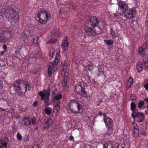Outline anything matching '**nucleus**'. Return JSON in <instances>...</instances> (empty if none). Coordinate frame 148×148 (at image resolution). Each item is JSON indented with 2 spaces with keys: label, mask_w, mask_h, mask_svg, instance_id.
I'll return each mask as SVG.
<instances>
[{
  "label": "nucleus",
  "mask_w": 148,
  "mask_h": 148,
  "mask_svg": "<svg viewBox=\"0 0 148 148\" xmlns=\"http://www.w3.org/2000/svg\"><path fill=\"white\" fill-rule=\"evenodd\" d=\"M99 21L97 18L94 16L90 17V20L86 21V26L85 28L86 31L90 34L95 33L94 27L98 25Z\"/></svg>",
  "instance_id": "1"
},
{
  "label": "nucleus",
  "mask_w": 148,
  "mask_h": 148,
  "mask_svg": "<svg viewBox=\"0 0 148 148\" xmlns=\"http://www.w3.org/2000/svg\"><path fill=\"white\" fill-rule=\"evenodd\" d=\"M16 82V83L18 85H14V88L16 91L17 93L23 94L26 91L29 90L31 89V87L28 84L25 82Z\"/></svg>",
  "instance_id": "2"
},
{
  "label": "nucleus",
  "mask_w": 148,
  "mask_h": 148,
  "mask_svg": "<svg viewBox=\"0 0 148 148\" xmlns=\"http://www.w3.org/2000/svg\"><path fill=\"white\" fill-rule=\"evenodd\" d=\"M39 22L42 24H45L51 18V14L49 12L42 10L38 12L37 15Z\"/></svg>",
  "instance_id": "3"
},
{
  "label": "nucleus",
  "mask_w": 148,
  "mask_h": 148,
  "mask_svg": "<svg viewBox=\"0 0 148 148\" xmlns=\"http://www.w3.org/2000/svg\"><path fill=\"white\" fill-rule=\"evenodd\" d=\"M68 106L69 110L73 113L78 114L80 112L82 106L80 104L74 100H71L68 103Z\"/></svg>",
  "instance_id": "4"
},
{
  "label": "nucleus",
  "mask_w": 148,
  "mask_h": 148,
  "mask_svg": "<svg viewBox=\"0 0 148 148\" xmlns=\"http://www.w3.org/2000/svg\"><path fill=\"white\" fill-rule=\"evenodd\" d=\"M143 60L144 65L141 62H138L137 63L136 68L139 72H141L143 68V66L146 69H148V57L145 56L143 57Z\"/></svg>",
  "instance_id": "5"
},
{
  "label": "nucleus",
  "mask_w": 148,
  "mask_h": 148,
  "mask_svg": "<svg viewBox=\"0 0 148 148\" xmlns=\"http://www.w3.org/2000/svg\"><path fill=\"white\" fill-rule=\"evenodd\" d=\"M50 95V89L49 87L47 90L43 89L40 92L39 95L41 97L42 99H44L45 104L49 102V98Z\"/></svg>",
  "instance_id": "6"
},
{
  "label": "nucleus",
  "mask_w": 148,
  "mask_h": 148,
  "mask_svg": "<svg viewBox=\"0 0 148 148\" xmlns=\"http://www.w3.org/2000/svg\"><path fill=\"white\" fill-rule=\"evenodd\" d=\"M62 74L63 78V81L62 83V85L64 87L66 86L67 82L69 80V69L65 66H64L62 68Z\"/></svg>",
  "instance_id": "7"
},
{
  "label": "nucleus",
  "mask_w": 148,
  "mask_h": 148,
  "mask_svg": "<svg viewBox=\"0 0 148 148\" xmlns=\"http://www.w3.org/2000/svg\"><path fill=\"white\" fill-rule=\"evenodd\" d=\"M104 121L105 125L108 129V131L106 133V134L109 135L112 133L113 130L112 128L113 126V121L109 117L104 118L103 119Z\"/></svg>",
  "instance_id": "8"
},
{
  "label": "nucleus",
  "mask_w": 148,
  "mask_h": 148,
  "mask_svg": "<svg viewBox=\"0 0 148 148\" xmlns=\"http://www.w3.org/2000/svg\"><path fill=\"white\" fill-rule=\"evenodd\" d=\"M84 87V83L82 82L78 83L75 86V90L77 93L83 95L84 97H85L86 94Z\"/></svg>",
  "instance_id": "9"
},
{
  "label": "nucleus",
  "mask_w": 148,
  "mask_h": 148,
  "mask_svg": "<svg viewBox=\"0 0 148 148\" xmlns=\"http://www.w3.org/2000/svg\"><path fill=\"white\" fill-rule=\"evenodd\" d=\"M117 4L119 6V8L117 11V13L121 15L123 14L124 11L127 9V5L124 2L121 1H118Z\"/></svg>",
  "instance_id": "10"
},
{
  "label": "nucleus",
  "mask_w": 148,
  "mask_h": 148,
  "mask_svg": "<svg viewBox=\"0 0 148 148\" xmlns=\"http://www.w3.org/2000/svg\"><path fill=\"white\" fill-rule=\"evenodd\" d=\"M19 19L18 15L16 14L14 12H12V14H10L9 21L12 25H15L17 24L19 21Z\"/></svg>",
  "instance_id": "11"
},
{
  "label": "nucleus",
  "mask_w": 148,
  "mask_h": 148,
  "mask_svg": "<svg viewBox=\"0 0 148 148\" xmlns=\"http://www.w3.org/2000/svg\"><path fill=\"white\" fill-rule=\"evenodd\" d=\"M12 36L11 34L8 32H3L0 33V40L5 42L9 40Z\"/></svg>",
  "instance_id": "12"
},
{
  "label": "nucleus",
  "mask_w": 148,
  "mask_h": 148,
  "mask_svg": "<svg viewBox=\"0 0 148 148\" xmlns=\"http://www.w3.org/2000/svg\"><path fill=\"white\" fill-rule=\"evenodd\" d=\"M136 13L135 8H132L127 10L125 14L127 18L132 19L136 16Z\"/></svg>",
  "instance_id": "13"
},
{
  "label": "nucleus",
  "mask_w": 148,
  "mask_h": 148,
  "mask_svg": "<svg viewBox=\"0 0 148 148\" xmlns=\"http://www.w3.org/2000/svg\"><path fill=\"white\" fill-rule=\"evenodd\" d=\"M122 144H118L115 142H109L108 143L103 144V148H118L122 146Z\"/></svg>",
  "instance_id": "14"
},
{
  "label": "nucleus",
  "mask_w": 148,
  "mask_h": 148,
  "mask_svg": "<svg viewBox=\"0 0 148 148\" xmlns=\"http://www.w3.org/2000/svg\"><path fill=\"white\" fill-rule=\"evenodd\" d=\"M56 70V68L54 67L53 63L51 62H50L48 70V75L49 77H51L52 73L55 74Z\"/></svg>",
  "instance_id": "15"
},
{
  "label": "nucleus",
  "mask_w": 148,
  "mask_h": 148,
  "mask_svg": "<svg viewBox=\"0 0 148 148\" xmlns=\"http://www.w3.org/2000/svg\"><path fill=\"white\" fill-rule=\"evenodd\" d=\"M61 46L64 51H65L67 50L69 46V44L67 37H65L62 40L61 44Z\"/></svg>",
  "instance_id": "16"
},
{
  "label": "nucleus",
  "mask_w": 148,
  "mask_h": 148,
  "mask_svg": "<svg viewBox=\"0 0 148 148\" xmlns=\"http://www.w3.org/2000/svg\"><path fill=\"white\" fill-rule=\"evenodd\" d=\"M8 141V138L7 137H5L0 139V148H4L3 147H6Z\"/></svg>",
  "instance_id": "17"
},
{
  "label": "nucleus",
  "mask_w": 148,
  "mask_h": 148,
  "mask_svg": "<svg viewBox=\"0 0 148 148\" xmlns=\"http://www.w3.org/2000/svg\"><path fill=\"white\" fill-rule=\"evenodd\" d=\"M135 113L134 114V115H132V116L134 118L136 117H138L140 118V120L138 121L139 123H142L143 121L144 120V114L143 113L141 112H135Z\"/></svg>",
  "instance_id": "18"
},
{
  "label": "nucleus",
  "mask_w": 148,
  "mask_h": 148,
  "mask_svg": "<svg viewBox=\"0 0 148 148\" xmlns=\"http://www.w3.org/2000/svg\"><path fill=\"white\" fill-rule=\"evenodd\" d=\"M53 120L51 118L49 119L43 125V129H48L51 125Z\"/></svg>",
  "instance_id": "19"
},
{
  "label": "nucleus",
  "mask_w": 148,
  "mask_h": 148,
  "mask_svg": "<svg viewBox=\"0 0 148 148\" xmlns=\"http://www.w3.org/2000/svg\"><path fill=\"white\" fill-rule=\"evenodd\" d=\"M133 129H134V134L135 137H137L139 136V131L138 130V127L136 123H132Z\"/></svg>",
  "instance_id": "20"
},
{
  "label": "nucleus",
  "mask_w": 148,
  "mask_h": 148,
  "mask_svg": "<svg viewBox=\"0 0 148 148\" xmlns=\"http://www.w3.org/2000/svg\"><path fill=\"white\" fill-rule=\"evenodd\" d=\"M30 33V31L28 30H25L21 36V38L22 40H27L29 38V36Z\"/></svg>",
  "instance_id": "21"
},
{
  "label": "nucleus",
  "mask_w": 148,
  "mask_h": 148,
  "mask_svg": "<svg viewBox=\"0 0 148 148\" xmlns=\"http://www.w3.org/2000/svg\"><path fill=\"white\" fill-rule=\"evenodd\" d=\"M60 103V101H58L56 103H55V107L54 108V112L57 113L58 112L60 109V107L59 106V104Z\"/></svg>",
  "instance_id": "22"
},
{
  "label": "nucleus",
  "mask_w": 148,
  "mask_h": 148,
  "mask_svg": "<svg viewBox=\"0 0 148 148\" xmlns=\"http://www.w3.org/2000/svg\"><path fill=\"white\" fill-rule=\"evenodd\" d=\"M22 124L26 126H28L31 124V121L26 117H25L23 120Z\"/></svg>",
  "instance_id": "23"
},
{
  "label": "nucleus",
  "mask_w": 148,
  "mask_h": 148,
  "mask_svg": "<svg viewBox=\"0 0 148 148\" xmlns=\"http://www.w3.org/2000/svg\"><path fill=\"white\" fill-rule=\"evenodd\" d=\"M133 83V79L132 77H130L129 78L126 84V86L127 88H130Z\"/></svg>",
  "instance_id": "24"
},
{
  "label": "nucleus",
  "mask_w": 148,
  "mask_h": 148,
  "mask_svg": "<svg viewBox=\"0 0 148 148\" xmlns=\"http://www.w3.org/2000/svg\"><path fill=\"white\" fill-rule=\"evenodd\" d=\"M145 50L143 48V47L141 46L138 49V51L140 55L142 56H145Z\"/></svg>",
  "instance_id": "25"
},
{
  "label": "nucleus",
  "mask_w": 148,
  "mask_h": 148,
  "mask_svg": "<svg viewBox=\"0 0 148 148\" xmlns=\"http://www.w3.org/2000/svg\"><path fill=\"white\" fill-rule=\"evenodd\" d=\"M131 110L133 112L132 115H133L135 113L136 114L135 112H136L135 110L136 105L134 102H132L131 103Z\"/></svg>",
  "instance_id": "26"
},
{
  "label": "nucleus",
  "mask_w": 148,
  "mask_h": 148,
  "mask_svg": "<svg viewBox=\"0 0 148 148\" xmlns=\"http://www.w3.org/2000/svg\"><path fill=\"white\" fill-rule=\"evenodd\" d=\"M62 95L59 94L54 97L53 101L56 103L58 101H59V100L61 99L62 98Z\"/></svg>",
  "instance_id": "27"
},
{
  "label": "nucleus",
  "mask_w": 148,
  "mask_h": 148,
  "mask_svg": "<svg viewBox=\"0 0 148 148\" xmlns=\"http://www.w3.org/2000/svg\"><path fill=\"white\" fill-rule=\"evenodd\" d=\"M60 58V56L59 53H57L55 59L54 60V62L56 64H57L59 62Z\"/></svg>",
  "instance_id": "28"
},
{
  "label": "nucleus",
  "mask_w": 148,
  "mask_h": 148,
  "mask_svg": "<svg viewBox=\"0 0 148 148\" xmlns=\"http://www.w3.org/2000/svg\"><path fill=\"white\" fill-rule=\"evenodd\" d=\"M44 111L47 114L49 115L51 113L52 111V109L49 107L46 108L45 109Z\"/></svg>",
  "instance_id": "29"
},
{
  "label": "nucleus",
  "mask_w": 148,
  "mask_h": 148,
  "mask_svg": "<svg viewBox=\"0 0 148 148\" xmlns=\"http://www.w3.org/2000/svg\"><path fill=\"white\" fill-rule=\"evenodd\" d=\"M52 33L56 36H59L60 35V34L59 31L58 29H56L54 30L53 32Z\"/></svg>",
  "instance_id": "30"
},
{
  "label": "nucleus",
  "mask_w": 148,
  "mask_h": 148,
  "mask_svg": "<svg viewBox=\"0 0 148 148\" xmlns=\"http://www.w3.org/2000/svg\"><path fill=\"white\" fill-rule=\"evenodd\" d=\"M104 42L107 45H110L113 44V40L112 39L105 40H104Z\"/></svg>",
  "instance_id": "31"
},
{
  "label": "nucleus",
  "mask_w": 148,
  "mask_h": 148,
  "mask_svg": "<svg viewBox=\"0 0 148 148\" xmlns=\"http://www.w3.org/2000/svg\"><path fill=\"white\" fill-rule=\"evenodd\" d=\"M142 46L145 50L148 49V42L147 41L144 43Z\"/></svg>",
  "instance_id": "32"
},
{
  "label": "nucleus",
  "mask_w": 148,
  "mask_h": 148,
  "mask_svg": "<svg viewBox=\"0 0 148 148\" xmlns=\"http://www.w3.org/2000/svg\"><path fill=\"white\" fill-rule=\"evenodd\" d=\"M110 34L114 38H116L117 37V35L115 33L114 31L111 28L110 31Z\"/></svg>",
  "instance_id": "33"
},
{
  "label": "nucleus",
  "mask_w": 148,
  "mask_h": 148,
  "mask_svg": "<svg viewBox=\"0 0 148 148\" xmlns=\"http://www.w3.org/2000/svg\"><path fill=\"white\" fill-rule=\"evenodd\" d=\"M25 148H38V147L36 143L34 145H32L31 146H27Z\"/></svg>",
  "instance_id": "34"
},
{
  "label": "nucleus",
  "mask_w": 148,
  "mask_h": 148,
  "mask_svg": "<svg viewBox=\"0 0 148 148\" xmlns=\"http://www.w3.org/2000/svg\"><path fill=\"white\" fill-rule=\"evenodd\" d=\"M22 136L19 133H17V139L19 141H21L22 139Z\"/></svg>",
  "instance_id": "35"
},
{
  "label": "nucleus",
  "mask_w": 148,
  "mask_h": 148,
  "mask_svg": "<svg viewBox=\"0 0 148 148\" xmlns=\"http://www.w3.org/2000/svg\"><path fill=\"white\" fill-rule=\"evenodd\" d=\"M99 76L102 75L104 74V69L103 68H99Z\"/></svg>",
  "instance_id": "36"
},
{
  "label": "nucleus",
  "mask_w": 148,
  "mask_h": 148,
  "mask_svg": "<svg viewBox=\"0 0 148 148\" xmlns=\"http://www.w3.org/2000/svg\"><path fill=\"white\" fill-rule=\"evenodd\" d=\"M144 102L143 101H141L139 102L138 104V107L139 108H141L144 105Z\"/></svg>",
  "instance_id": "37"
},
{
  "label": "nucleus",
  "mask_w": 148,
  "mask_h": 148,
  "mask_svg": "<svg viewBox=\"0 0 148 148\" xmlns=\"http://www.w3.org/2000/svg\"><path fill=\"white\" fill-rule=\"evenodd\" d=\"M55 53L54 50L53 49H52L49 55L51 57H53Z\"/></svg>",
  "instance_id": "38"
},
{
  "label": "nucleus",
  "mask_w": 148,
  "mask_h": 148,
  "mask_svg": "<svg viewBox=\"0 0 148 148\" xmlns=\"http://www.w3.org/2000/svg\"><path fill=\"white\" fill-rule=\"evenodd\" d=\"M145 25L146 26V31L147 32L148 31V19L147 18L146 19L145 21Z\"/></svg>",
  "instance_id": "39"
},
{
  "label": "nucleus",
  "mask_w": 148,
  "mask_h": 148,
  "mask_svg": "<svg viewBox=\"0 0 148 148\" xmlns=\"http://www.w3.org/2000/svg\"><path fill=\"white\" fill-rule=\"evenodd\" d=\"M72 7H73L72 5H70L69 4H66V5L65 8H64V9L67 11L68 10L67 9L68 8H71Z\"/></svg>",
  "instance_id": "40"
},
{
  "label": "nucleus",
  "mask_w": 148,
  "mask_h": 148,
  "mask_svg": "<svg viewBox=\"0 0 148 148\" xmlns=\"http://www.w3.org/2000/svg\"><path fill=\"white\" fill-rule=\"evenodd\" d=\"M3 87V83L2 81H0V91H1Z\"/></svg>",
  "instance_id": "41"
},
{
  "label": "nucleus",
  "mask_w": 148,
  "mask_h": 148,
  "mask_svg": "<svg viewBox=\"0 0 148 148\" xmlns=\"http://www.w3.org/2000/svg\"><path fill=\"white\" fill-rule=\"evenodd\" d=\"M37 124L38 126L41 127L42 125V122L40 120H38L37 121Z\"/></svg>",
  "instance_id": "42"
},
{
  "label": "nucleus",
  "mask_w": 148,
  "mask_h": 148,
  "mask_svg": "<svg viewBox=\"0 0 148 148\" xmlns=\"http://www.w3.org/2000/svg\"><path fill=\"white\" fill-rule=\"evenodd\" d=\"M57 41V39H51L50 40V42H51L54 43L55 42Z\"/></svg>",
  "instance_id": "43"
},
{
  "label": "nucleus",
  "mask_w": 148,
  "mask_h": 148,
  "mask_svg": "<svg viewBox=\"0 0 148 148\" xmlns=\"http://www.w3.org/2000/svg\"><path fill=\"white\" fill-rule=\"evenodd\" d=\"M24 139L25 141H27L29 140V137H28V136H25L24 137Z\"/></svg>",
  "instance_id": "44"
},
{
  "label": "nucleus",
  "mask_w": 148,
  "mask_h": 148,
  "mask_svg": "<svg viewBox=\"0 0 148 148\" xmlns=\"http://www.w3.org/2000/svg\"><path fill=\"white\" fill-rule=\"evenodd\" d=\"M38 39V37H36V39L35 38L33 39V42L34 43L35 42H37Z\"/></svg>",
  "instance_id": "45"
},
{
  "label": "nucleus",
  "mask_w": 148,
  "mask_h": 148,
  "mask_svg": "<svg viewBox=\"0 0 148 148\" xmlns=\"http://www.w3.org/2000/svg\"><path fill=\"white\" fill-rule=\"evenodd\" d=\"M36 120L35 119H32V124L34 125V124L36 123Z\"/></svg>",
  "instance_id": "46"
},
{
  "label": "nucleus",
  "mask_w": 148,
  "mask_h": 148,
  "mask_svg": "<svg viewBox=\"0 0 148 148\" xmlns=\"http://www.w3.org/2000/svg\"><path fill=\"white\" fill-rule=\"evenodd\" d=\"M7 48V46L6 45H3V49L5 51H6Z\"/></svg>",
  "instance_id": "47"
},
{
  "label": "nucleus",
  "mask_w": 148,
  "mask_h": 148,
  "mask_svg": "<svg viewBox=\"0 0 148 148\" xmlns=\"http://www.w3.org/2000/svg\"><path fill=\"white\" fill-rule=\"evenodd\" d=\"M144 88L146 89H148V83L145 84L144 86Z\"/></svg>",
  "instance_id": "48"
},
{
  "label": "nucleus",
  "mask_w": 148,
  "mask_h": 148,
  "mask_svg": "<svg viewBox=\"0 0 148 148\" xmlns=\"http://www.w3.org/2000/svg\"><path fill=\"white\" fill-rule=\"evenodd\" d=\"M16 55L17 56V57L19 59L20 58V57L19 56V55H20V53L19 52H17L16 53Z\"/></svg>",
  "instance_id": "49"
},
{
  "label": "nucleus",
  "mask_w": 148,
  "mask_h": 148,
  "mask_svg": "<svg viewBox=\"0 0 148 148\" xmlns=\"http://www.w3.org/2000/svg\"><path fill=\"white\" fill-rule=\"evenodd\" d=\"M37 104V101H34L33 103V105L34 107L36 106Z\"/></svg>",
  "instance_id": "50"
},
{
  "label": "nucleus",
  "mask_w": 148,
  "mask_h": 148,
  "mask_svg": "<svg viewBox=\"0 0 148 148\" xmlns=\"http://www.w3.org/2000/svg\"><path fill=\"white\" fill-rule=\"evenodd\" d=\"M59 2H60V3L62 4H64V1L63 0H59Z\"/></svg>",
  "instance_id": "51"
},
{
  "label": "nucleus",
  "mask_w": 148,
  "mask_h": 148,
  "mask_svg": "<svg viewBox=\"0 0 148 148\" xmlns=\"http://www.w3.org/2000/svg\"><path fill=\"white\" fill-rule=\"evenodd\" d=\"M69 138L70 140H72L73 139V137L72 136H69Z\"/></svg>",
  "instance_id": "52"
},
{
  "label": "nucleus",
  "mask_w": 148,
  "mask_h": 148,
  "mask_svg": "<svg viewBox=\"0 0 148 148\" xmlns=\"http://www.w3.org/2000/svg\"><path fill=\"white\" fill-rule=\"evenodd\" d=\"M81 148H85L86 146L84 145H82L80 146Z\"/></svg>",
  "instance_id": "53"
},
{
  "label": "nucleus",
  "mask_w": 148,
  "mask_h": 148,
  "mask_svg": "<svg viewBox=\"0 0 148 148\" xmlns=\"http://www.w3.org/2000/svg\"><path fill=\"white\" fill-rule=\"evenodd\" d=\"M144 101H146L147 103H148V97L147 98L145 99H144Z\"/></svg>",
  "instance_id": "54"
},
{
  "label": "nucleus",
  "mask_w": 148,
  "mask_h": 148,
  "mask_svg": "<svg viewBox=\"0 0 148 148\" xmlns=\"http://www.w3.org/2000/svg\"><path fill=\"white\" fill-rule=\"evenodd\" d=\"M99 114L100 116H101L102 115V113L101 111H99Z\"/></svg>",
  "instance_id": "55"
},
{
  "label": "nucleus",
  "mask_w": 148,
  "mask_h": 148,
  "mask_svg": "<svg viewBox=\"0 0 148 148\" xmlns=\"http://www.w3.org/2000/svg\"><path fill=\"white\" fill-rule=\"evenodd\" d=\"M6 51H5V50H4V51H2L1 52V55H2Z\"/></svg>",
  "instance_id": "56"
},
{
  "label": "nucleus",
  "mask_w": 148,
  "mask_h": 148,
  "mask_svg": "<svg viewBox=\"0 0 148 148\" xmlns=\"http://www.w3.org/2000/svg\"><path fill=\"white\" fill-rule=\"evenodd\" d=\"M118 14H118V13H117V14H114V15L115 16H118Z\"/></svg>",
  "instance_id": "57"
},
{
  "label": "nucleus",
  "mask_w": 148,
  "mask_h": 148,
  "mask_svg": "<svg viewBox=\"0 0 148 148\" xmlns=\"http://www.w3.org/2000/svg\"><path fill=\"white\" fill-rule=\"evenodd\" d=\"M141 134L143 135H145V132H143V133H141Z\"/></svg>",
  "instance_id": "58"
},
{
  "label": "nucleus",
  "mask_w": 148,
  "mask_h": 148,
  "mask_svg": "<svg viewBox=\"0 0 148 148\" xmlns=\"http://www.w3.org/2000/svg\"><path fill=\"white\" fill-rule=\"evenodd\" d=\"M103 116L104 117H106V114H103Z\"/></svg>",
  "instance_id": "59"
},
{
  "label": "nucleus",
  "mask_w": 148,
  "mask_h": 148,
  "mask_svg": "<svg viewBox=\"0 0 148 148\" xmlns=\"http://www.w3.org/2000/svg\"><path fill=\"white\" fill-rule=\"evenodd\" d=\"M103 102V101L102 100H101L99 102V103H102Z\"/></svg>",
  "instance_id": "60"
},
{
  "label": "nucleus",
  "mask_w": 148,
  "mask_h": 148,
  "mask_svg": "<svg viewBox=\"0 0 148 148\" xmlns=\"http://www.w3.org/2000/svg\"><path fill=\"white\" fill-rule=\"evenodd\" d=\"M1 13H3V14H5V12H4V11L1 12Z\"/></svg>",
  "instance_id": "61"
},
{
  "label": "nucleus",
  "mask_w": 148,
  "mask_h": 148,
  "mask_svg": "<svg viewBox=\"0 0 148 148\" xmlns=\"http://www.w3.org/2000/svg\"><path fill=\"white\" fill-rule=\"evenodd\" d=\"M100 103H99L97 105H98V106H99V105H100Z\"/></svg>",
  "instance_id": "62"
},
{
  "label": "nucleus",
  "mask_w": 148,
  "mask_h": 148,
  "mask_svg": "<svg viewBox=\"0 0 148 148\" xmlns=\"http://www.w3.org/2000/svg\"><path fill=\"white\" fill-rule=\"evenodd\" d=\"M147 109L148 110V105L147 106Z\"/></svg>",
  "instance_id": "63"
},
{
  "label": "nucleus",
  "mask_w": 148,
  "mask_h": 148,
  "mask_svg": "<svg viewBox=\"0 0 148 148\" xmlns=\"http://www.w3.org/2000/svg\"><path fill=\"white\" fill-rule=\"evenodd\" d=\"M121 148H125L123 147H122Z\"/></svg>",
  "instance_id": "64"
}]
</instances>
